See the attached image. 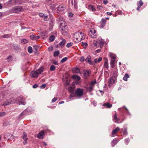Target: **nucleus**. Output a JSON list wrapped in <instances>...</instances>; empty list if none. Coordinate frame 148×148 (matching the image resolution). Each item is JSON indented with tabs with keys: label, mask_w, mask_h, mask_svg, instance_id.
<instances>
[{
	"label": "nucleus",
	"mask_w": 148,
	"mask_h": 148,
	"mask_svg": "<svg viewBox=\"0 0 148 148\" xmlns=\"http://www.w3.org/2000/svg\"><path fill=\"white\" fill-rule=\"evenodd\" d=\"M105 42V40L102 39L94 40L93 41V44L91 45V48L92 49H95L97 48L99 46L100 48L101 49L103 47Z\"/></svg>",
	"instance_id": "obj_1"
},
{
	"label": "nucleus",
	"mask_w": 148,
	"mask_h": 148,
	"mask_svg": "<svg viewBox=\"0 0 148 148\" xmlns=\"http://www.w3.org/2000/svg\"><path fill=\"white\" fill-rule=\"evenodd\" d=\"M73 38L75 42H78L84 39L85 36L82 32H78L74 33Z\"/></svg>",
	"instance_id": "obj_2"
},
{
	"label": "nucleus",
	"mask_w": 148,
	"mask_h": 148,
	"mask_svg": "<svg viewBox=\"0 0 148 148\" xmlns=\"http://www.w3.org/2000/svg\"><path fill=\"white\" fill-rule=\"evenodd\" d=\"M43 68L40 67L36 71H32L30 73V75L31 77L37 78L39 74H40L43 72Z\"/></svg>",
	"instance_id": "obj_3"
},
{
	"label": "nucleus",
	"mask_w": 148,
	"mask_h": 148,
	"mask_svg": "<svg viewBox=\"0 0 148 148\" xmlns=\"http://www.w3.org/2000/svg\"><path fill=\"white\" fill-rule=\"evenodd\" d=\"M60 29L61 32L63 35H65L68 32V28L67 25L64 24V22L60 23Z\"/></svg>",
	"instance_id": "obj_4"
},
{
	"label": "nucleus",
	"mask_w": 148,
	"mask_h": 148,
	"mask_svg": "<svg viewBox=\"0 0 148 148\" xmlns=\"http://www.w3.org/2000/svg\"><path fill=\"white\" fill-rule=\"evenodd\" d=\"M83 92H84L82 89L78 88L75 90L74 95L76 97L79 98L82 96Z\"/></svg>",
	"instance_id": "obj_5"
},
{
	"label": "nucleus",
	"mask_w": 148,
	"mask_h": 148,
	"mask_svg": "<svg viewBox=\"0 0 148 148\" xmlns=\"http://www.w3.org/2000/svg\"><path fill=\"white\" fill-rule=\"evenodd\" d=\"M16 101L19 105H25L26 103L25 99L22 96H19L17 97L16 99Z\"/></svg>",
	"instance_id": "obj_6"
},
{
	"label": "nucleus",
	"mask_w": 148,
	"mask_h": 148,
	"mask_svg": "<svg viewBox=\"0 0 148 148\" xmlns=\"http://www.w3.org/2000/svg\"><path fill=\"white\" fill-rule=\"evenodd\" d=\"M96 31L94 29L92 28L90 30L89 35L91 38H95L97 37V35L96 34Z\"/></svg>",
	"instance_id": "obj_7"
},
{
	"label": "nucleus",
	"mask_w": 148,
	"mask_h": 148,
	"mask_svg": "<svg viewBox=\"0 0 148 148\" xmlns=\"http://www.w3.org/2000/svg\"><path fill=\"white\" fill-rule=\"evenodd\" d=\"M4 138L8 140H11L13 138V136L10 134L7 133L4 135Z\"/></svg>",
	"instance_id": "obj_8"
},
{
	"label": "nucleus",
	"mask_w": 148,
	"mask_h": 148,
	"mask_svg": "<svg viewBox=\"0 0 148 148\" xmlns=\"http://www.w3.org/2000/svg\"><path fill=\"white\" fill-rule=\"evenodd\" d=\"M23 10V8L19 6H16L13 8L12 10L15 13H16L19 12H21Z\"/></svg>",
	"instance_id": "obj_9"
},
{
	"label": "nucleus",
	"mask_w": 148,
	"mask_h": 148,
	"mask_svg": "<svg viewBox=\"0 0 148 148\" xmlns=\"http://www.w3.org/2000/svg\"><path fill=\"white\" fill-rule=\"evenodd\" d=\"M45 135V134L44 131L42 130L38 134L37 137L40 139H42L43 138V136Z\"/></svg>",
	"instance_id": "obj_10"
},
{
	"label": "nucleus",
	"mask_w": 148,
	"mask_h": 148,
	"mask_svg": "<svg viewBox=\"0 0 148 148\" xmlns=\"http://www.w3.org/2000/svg\"><path fill=\"white\" fill-rule=\"evenodd\" d=\"M113 75L112 78V83H114L116 80V78L117 76V73L116 71L113 73Z\"/></svg>",
	"instance_id": "obj_11"
},
{
	"label": "nucleus",
	"mask_w": 148,
	"mask_h": 148,
	"mask_svg": "<svg viewBox=\"0 0 148 148\" xmlns=\"http://www.w3.org/2000/svg\"><path fill=\"white\" fill-rule=\"evenodd\" d=\"M85 61L86 62L90 64V65H94L95 64H94L91 60V57L88 56L87 58L85 59Z\"/></svg>",
	"instance_id": "obj_12"
},
{
	"label": "nucleus",
	"mask_w": 148,
	"mask_h": 148,
	"mask_svg": "<svg viewBox=\"0 0 148 148\" xmlns=\"http://www.w3.org/2000/svg\"><path fill=\"white\" fill-rule=\"evenodd\" d=\"M116 58V56L112 53V68H113L114 66V63Z\"/></svg>",
	"instance_id": "obj_13"
},
{
	"label": "nucleus",
	"mask_w": 148,
	"mask_h": 148,
	"mask_svg": "<svg viewBox=\"0 0 148 148\" xmlns=\"http://www.w3.org/2000/svg\"><path fill=\"white\" fill-rule=\"evenodd\" d=\"M71 1L72 5H73L74 4V8L75 9L77 8V2L76 0H69V3H70Z\"/></svg>",
	"instance_id": "obj_14"
},
{
	"label": "nucleus",
	"mask_w": 148,
	"mask_h": 148,
	"mask_svg": "<svg viewBox=\"0 0 148 148\" xmlns=\"http://www.w3.org/2000/svg\"><path fill=\"white\" fill-rule=\"evenodd\" d=\"M120 130V128L119 127H117L115 129L113 130L112 132V136H114L116 134L118 131Z\"/></svg>",
	"instance_id": "obj_15"
},
{
	"label": "nucleus",
	"mask_w": 148,
	"mask_h": 148,
	"mask_svg": "<svg viewBox=\"0 0 148 148\" xmlns=\"http://www.w3.org/2000/svg\"><path fill=\"white\" fill-rule=\"evenodd\" d=\"M91 73V71L90 70H87L85 71L84 73V77L85 78H87Z\"/></svg>",
	"instance_id": "obj_16"
},
{
	"label": "nucleus",
	"mask_w": 148,
	"mask_h": 148,
	"mask_svg": "<svg viewBox=\"0 0 148 148\" xmlns=\"http://www.w3.org/2000/svg\"><path fill=\"white\" fill-rule=\"evenodd\" d=\"M13 102L12 101V99H10L6 101L3 103L2 105L3 106H7L8 105L10 104Z\"/></svg>",
	"instance_id": "obj_17"
},
{
	"label": "nucleus",
	"mask_w": 148,
	"mask_h": 148,
	"mask_svg": "<svg viewBox=\"0 0 148 148\" xmlns=\"http://www.w3.org/2000/svg\"><path fill=\"white\" fill-rule=\"evenodd\" d=\"M100 22L101 27L102 28H103L105 26L106 24V19L104 18H102Z\"/></svg>",
	"instance_id": "obj_18"
},
{
	"label": "nucleus",
	"mask_w": 148,
	"mask_h": 148,
	"mask_svg": "<svg viewBox=\"0 0 148 148\" xmlns=\"http://www.w3.org/2000/svg\"><path fill=\"white\" fill-rule=\"evenodd\" d=\"M30 39L32 40H36L40 38L39 36H36V35H32L30 36Z\"/></svg>",
	"instance_id": "obj_19"
},
{
	"label": "nucleus",
	"mask_w": 148,
	"mask_h": 148,
	"mask_svg": "<svg viewBox=\"0 0 148 148\" xmlns=\"http://www.w3.org/2000/svg\"><path fill=\"white\" fill-rule=\"evenodd\" d=\"M72 78L78 81H80L81 78L78 75H74L72 76Z\"/></svg>",
	"instance_id": "obj_20"
},
{
	"label": "nucleus",
	"mask_w": 148,
	"mask_h": 148,
	"mask_svg": "<svg viewBox=\"0 0 148 148\" xmlns=\"http://www.w3.org/2000/svg\"><path fill=\"white\" fill-rule=\"evenodd\" d=\"M113 121L115 122H117L119 123H120L119 122V119L118 118H117L116 114H115L114 115L113 117Z\"/></svg>",
	"instance_id": "obj_21"
},
{
	"label": "nucleus",
	"mask_w": 148,
	"mask_h": 148,
	"mask_svg": "<svg viewBox=\"0 0 148 148\" xmlns=\"http://www.w3.org/2000/svg\"><path fill=\"white\" fill-rule=\"evenodd\" d=\"M104 60H105V63L104 64V66L106 68H108V59L107 58H104Z\"/></svg>",
	"instance_id": "obj_22"
},
{
	"label": "nucleus",
	"mask_w": 148,
	"mask_h": 148,
	"mask_svg": "<svg viewBox=\"0 0 148 148\" xmlns=\"http://www.w3.org/2000/svg\"><path fill=\"white\" fill-rule=\"evenodd\" d=\"M57 9L60 11H63L65 9V7L62 5H60L58 8Z\"/></svg>",
	"instance_id": "obj_23"
},
{
	"label": "nucleus",
	"mask_w": 148,
	"mask_h": 148,
	"mask_svg": "<svg viewBox=\"0 0 148 148\" xmlns=\"http://www.w3.org/2000/svg\"><path fill=\"white\" fill-rule=\"evenodd\" d=\"M102 106H104L105 108H110L111 107V105L108 102L103 104L102 105Z\"/></svg>",
	"instance_id": "obj_24"
},
{
	"label": "nucleus",
	"mask_w": 148,
	"mask_h": 148,
	"mask_svg": "<svg viewBox=\"0 0 148 148\" xmlns=\"http://www.w3.org/2000/svg\"><path fill=\"white\" fill-rule=\"evenodd\" d=\"M62 41L59 43V45L61 47H63L65 44L66 40L64 39H62Z\"/></svg>",
	"instance_id": "obj_25"
},
{
	"label": "nucleus",
	"mask_w": 148,
	"mask_h": 148,
	"mask_svg": "<svg viewBox=\"0 0 148 148\" xmlns=\"http://www.w3.org/2000/svg\"><path fill=\"white\" fill-rule=\"evenodd\" d=\"M73 71L75 72V73H79L80 72V70L79 69L77 68H76L73 69Z\"/></svg>",
	"instance_id": "obj_26"
},
{
	"label": "nucleus",
	"mask_w": 148,
	"mask_h": 148,
	"mask_svg": "<svg viewBox=\"0 0 148 148\" xmlns=\"http://www.w3.org/2000/svg\"><path fill=\"white\" fill-rule=\"evenodd\" d=\"M102 60V58L101 57H100L98 59H95L94 60V61L95 63H97L100 62Z\"/></svg>",
	"instance_id": "obj_27"
},
{
	"label": "nucleus",
	"mask_w": 148,
	"mask_h": 148,
	"mask_svg": "<svg viewBox=\"0 0 148 148\" xmlns=\"http://www.w3.org/2000/svg\"><path fill=\"white\" fill-rule=\"evenodd\" d=\"M22 138L23 139H27L28 138H27V134L25 132H24L23 133Z\"/></svg>",
	"instance_id": "obj_28"
},
{
	"label": "nucleus",
	"mask_w": 148,
	"mask_h": 148,
	"mask_svg": "<svg viewBox=\"0 0 148 148\" xmlns=\"http://www.w3.org/2000/svg\"><path fill=\"white\" fill-rule=\"evenodd\" d=\"M143 4V3L142 1V0H140L138 3L137 4V5L138 6H139L140 7H141Z\"/></svg>",
	"instance_id": "obj_29"
},
{
	"label": "nucleus",
	"mask_w": 148,
	"mask_h": 148,
	"mask_svg": "<svg viewBox=\"0 0 148 148\" xmlns=\"http://www.w3.org/2000/svg\"><path fill=\"white\" fill-rule=\"evenodd\" d=\"M129 75L127 74H125V75L124 76L123 78V79L125 81H127V79L129 77Z\"/></svg>",
	"instance_id": "obj_30"
},
{
	"label": "nucleus",
	"mask_w": 148,
	"mask_h": 148,
	"mask_svg": "<svg viewBox=\"0 0 148 148\" xmlns=\"http://www.w3.org/2000/svg\"><path fill=\"white\" fill-rule=\"evenodd\" d=\"M11 36V34H5L3 35L2 36V37L4 38H7L10 37Z\"/></svg>",
	"instance_id": "obj_31"
},
{
	"label": "nucleus",
	"mask_w": 148,
	"mask_h": 148,
	"mask_svg": "<svg viewBox=\"0 0 148 148\" xmlns=\"http://www.w3.org/2000/svg\"><path fill=\"white\" fill-rule=\"evenodd\" d=\"M28 42V41L26 39H22L21 40V43L23 44L27 43Z\"/></svg>",
	"instance_id": "obj_32"
},
{
	"label": "nucleus",
	"mask_w": 148,
	"mask_h": 148,
	"mask_svg": "<svg viewBox=\"0 0 148 148\" xmlns=\"http://www.w3.org/2000/svg\"><path fill=\"white\" fill-rule=\"evenodd\" d=\"M56 69V66H55L52 65L50 67V70L51 71H54Z\"/></svg>",
	"instance_id": "obj_33"
},
{
	"label": "nucleus",
	"mask_w": 148,
	"mask_h": 148,
	"mask_svg": "<svg viewBox=\"0 0 148 148\" xmlns=\"http://www.w3.org/2000/svg\"><path fill=\"white\" fill-rule=\"evenodd\" d=\"M82 45L83 46L84 48H86V47L88 45V44L86 42H82Z\"/></svg>",
	"instance_id": "obj_34"
},
{
	"label": "nucleus",
	"mask_w": 148,
	"mask_h": 148,
	"mask_svg": "<svg viewBox=\"0 0 148 148\" xmlns=\"http://www.w3.org/2000/svg\"><path fill=\"white\" fill-rule=\"evenodd\" d=\"M28 52L30 53H31L32 52V49L31 47L29 46L28 47Z\"/></svg>",
	"instance_id": "obj_35"
},
{
	"label": "nucleus",
	"mask_w": 148,
	"mask_h": 148,
	"mask_svg": "<svg viewBox=\"0 0 148 148\" xmlns=\"http://www.w3.org/2000/svg\"><path fill=\"white\" fill-rule=\"evenodd\" d=\"M89 9L91 10L92 11H95L96 10L95 8L92 5H89Z\"/></svg>",
	"instance_id": "obj_36"
},
{
	"label": "nucleus",
	"mask_w": 148,
	"mask_h": 148,
	"mask_svg": "<svg viewBox=\"0 0 148 148\" xmlns=\"http://www.w3.org/2000/svg\"><path fill=\"white\" fill-rule=\"evenodd\" d=\"M54 36L53 35H52L49 37V40L51 42H52L54 40Z\"/></svg>",
	"instance_id": "obj_37"
},
{
	"label": "nucleus",
	"mask_w": 148,
	"mask_h": 148,
	"mask_svg": "<svg viewBox=\"0 0 148 148\" xmlns=\"http://www.w3.org/2000/svg\"><path fill=\"white\" fill-rule=\"evenodd\" d=\"M74 88L71 87H69L68 88V90L69 92H73Z\"/></svg>",
	"instance_id": "obj_38"
},
{
	"label": "nucleus",
	"mask_w": 148,
	"mask_h": 148,
	"mask_svg": "<svg viewBox=\"0 0 148 148\" xmlns=\"http://www.w3.org/2000/svg\"><path fill=\"white\" fill-rule=\"evenodd\" d=\"M67 58L66 57H65L64 58H63L60 61V62L62 63H63L65 61H66L67 60Z\"/></svg>",
	"instance_id": "obj_39"
},
{
	"label": "nucleus",
	"mask_w": 148,
	"mask_h": 148,
	"mask_svg": "<svg viewBox=\"0 0 148 148\" xmlns=\"http://www.w3.org/2000/svg\"><path fill=\"white\" fill-rule=\"evenodd\" d=\"M60 52L59 51H55L53 53V56L55 57L58 56Z\"/></svg>",
	"instance_id": "obj_40"
},
{
	"label": "nucleus",
	"mask_w": 148,
	"mask_h": 148,
	"mask_svg": "<svg viewBox=\"0 0 148 148\" xmlns=\"http://www.w3.org/2000/svg\"><path fill=\"white\" fill-rule=\"evenodd\" d=\"M95 84H96V81L95 80L94 81H92L91 82L90 84V86L93 87Z\"/></svg>",
	"instance_id": "obj_41"
},
{
	"label": "nucleus",
	"mask_w": 148,
	"mask_h": 148,
	"mask_svg": "<svg viewBox=\"0 0 148 148\" xmlns=\"http://www.w3.org/2000/svg\"><path fill=\"white\" fill-rule=\"evenodd\" d=\"M12 59V56H9L7 58V60H8V62H10L11 61Z\"/></svg>",
	"instance_id": "obj_42"
},
{
	"label": "nucleus",
	"mask_w": 148,
	"mask_h": 148,
	"mask_svg": "<svg viewBox=\"0 0 148 148\" xmlns=\"http://www.w3.org/2000/svg\"><path fill=\"white\" fill-rule=\"evenodd\" d=\"M118 142L117 139H115L113 140L112 142V144L114 145L117 144Z\"/></svg>",
	"instance_id": "obj_43"
},
{
	"label": "nucleus",
	"mask_w": 148,
	"mask_h": 148,
	"mask_svg": "<svg viewBox=\"0 0 148 148\" xmlns=\"http://www.w3.org/2000/svg\"><path fill=\"white\" fill-rule=\"evenodd\" d=\"M73 44V43L72 42H70L68 43L66 45V47H69L72 46Z\"/></svg>",
	"instance_id": "obj_44"
},
{
	"label": "nucleus",
	"mask_w": 148,
	"mask_h": 148,
	"mask_svg": "<svg viewBox=\"0 0 148 148\" xmlns=\"http://www.w3.org/2000/svg\"><path fill=\"white\" fill-rule=\"evenodd\" d=\"M6 114V113L4 112H0V117L3 116L5 115Z\"/></svg>",
	"instance_id": "obj_45"
},
{
	"label": "nucleus",
	"mask_w": 148,
	"mask_h": 148,
	"mask_svg": "<svg viewBox=\"0 0 148 148\" xmlns=\"http://www.w3.org/2000/svg\"><path fill=\"white\" fill-rule=\"evenodd\" d=\"M92 86H90L87 88V90L90 92L92 90Z\"/></svg>",
	"instance_id": "obj_46"
},
{
	"label": "nucleus",
	"mask_w": 148,
	"mask_h": 148,
	"mask_svg": "<svg viewBox=\"0 0 148 148\" xmlns=\"http://www.w3.org/2000/svg\"><path fill=\"white\" fill-rule=\"evenodd\" d=\"M97 8L100 10H102L103 8V7L101 5H98L97 6Z\"/></svg>",
	"instance_id": "obj_47"
},
{
	"label": "nucleus",
	"mask_w": 148,
	"mask_h": 148,
	"mask_svg": "<svg viewBox=\"0 0 148 148\" xmlns=\"http://www.w3.org/2000/svg\"><path fill=\"white\" fill-rule=\"evenodd\" d=\"M85 60V58L83 56H82L81 57L80 59V61L81 62H84Z\"/></svg>",
	"instance_id": "obj_48"
},
{
	"label": "nucleus",
	"mask_w": 148,
	"mask_h": 148,
	"mask_svg": "<svg viewBox=\"0 0 148 148\" xmlns=\"http://www.w3.org/2000/svg\"><path fill=\"white\" fill-rule=\"evenodd\" d=\"M57 100V98L56 97H54L53 99L52 100L51 102L53 103L56 101V100Z\"/></svg>",
	"instance_id": "obj_49"
},
{
	"label": "nucleus",
	"mask_w": 148,
	"mask_h": 148,
	"mask_svg": "<svg viewBox=\"0 0 148 148\" xmlns=\"http://www.w3.org/2000/svg\"><path fill=\"white\" fill-rule=\"evenodd\" d=\"M46 86V85L45 84H42L40 86L41 88H44Z\"/></svg>",
	"instance_id": "obj_50"
},
{
	"label": "nucleus",
	"mask_w": 148,
	"mask_h": 148,
	"mask_svg": "<svg viewBox=\"0 0 148 148\" xmlns=\"http://www.w3.org/2000/svg\"><path fill=\"white\" fill-rule=\"evenodd\" d=\"M53 63L56 65H57L58 64V62L56 60H53Z\"/></svg>",
	"instance_id": "obj_51"
},
{
	"label": "nucleus",
	"mask_w": 148,
	"mask_h": 148,
	"mask_svg": "<svg viewBox=\"0 0 148 148\" xmlns=\"http://www.w3.org/2000/svg\"><path fill=\"white\" fill-rule=\"evenodd\" d=\"M48 50L49 51H52L53 49V47H49L48 48Z\"/></svg>",
	"instance_id": "obj_52"
},
{
	"label": "nucleus",
	"mask_w": 148,
	"mask_h": 148,
	"mask_svg": "<svg viewBox=\"0 0 148 148\" xmlns=\"http://www.w3.org/2000/svg\"><path fill=\"white\" fill-rule=\"evenodd\" d=\"M38 84H35L33 86V87L34 88H37L38 87Z\"/></svg>",
	"instance_id": "obj_53"
},
{
	"label": "nucleus",
	"mask_w": 148,
	"mask_h": 148,
	"mask_svg": "<svg viewBox=\"0 0 148 148\" xmlns=\"http://www.w3.org/2000/svg\"><path fill=\"white\" fill-rule=\"evenodd\" d=\"M129 142V140L127 138L125 140V143L126 144H127L128 142Z\"/></svg>",
	"instance_id": "obj_54"
},
{
	"label": "nucleus",
	"mask_w": 148,
	"mask_h": 148,
	"mask_svg": "<svg viewBox=\"0 0 148 148\" xmlns=\"http://www.w3.org/2000/svg\"><path fill=\"white\" fill-rule=\"evenodd\" d=\"M127 134V130L125 129L124 130V131H123V134L125 135H126Z\"/></svg>",
	"instance_id": "obj_55"
},
{
	"label": "nucleus",
	"mask_w": 148,
	"mask_h": 148,
	"mask_svg": "<svg viewBox=\"0 0 148 148\" xmlns=\"http://www.w3.org/2000/svg\"><path fill=\"white\" fill-rule=\"evenodd\" d=\"M45 14L43 13H40L39 14V16L41 17H43L44 16H45Z\"/></svg>",
	"instance_id": "obj_56"
},
{
	"label": "nucleus",
	"mask_w": 148,
	"mask_h": 148,
	"mask_svg": "<svg viewBox=\"0 0 148 148\" xmlns=\"http://www.w3.org/2000/svg\"><path fill=\"white\" fill-rule=\"evenodd\" d=\"M43 17L44 18V20L45 21H47V15H45V16H44Z\"/></svg>",
	"instance_id": "obj_57"
},
{
	"label": "nucleus",
	"mask_w": 148,
	"mask_h": 148,
	"mask_svg": "<svg viewBox=\"0 0 148 148\" xmlns=\"http://www.w3.org/2000/svg\"><path fill=\"white\" fill-rule=\"evenodd\" d=\"M24 140L23 141V143L24 145L26 144L27 143V139H24Z\"/></svg>",
	"instance_id": "obj_58"
},
{
	"label": "nucleus",
	"mask_w": 148,
	"mask_h": 148,
	"mask_svg": "<svg viewBox=\"0 0 148 148\" xmlns=\"http://www.w3.org/2000/svg\"><path fill=\"white\" fill-rule=\"evenodd\" d=\"M109 86H110V85L111 84V78L110 77L109 78Z\"/></svg>",
	"instance_id": "obj_59"
},
{
	"label": "nucleus",
	"mask_w": 148,
	"mask_h": 148,
	"mask_svg": "<svg viewBox=\"0 0 148 148\" xmlns=\"http://www.w3.org/2000/svg\"><path fill=\"white\" fill-rule=\"evenodd\" d=\"M17 46H18L17 45L14 46V49L16 50H18V49Z\"/></svg>",
	"instance_id": "obj_60"
},
{
	"label": "nucleus",
	"mask_w": 148,
	"mask_h": 148,
	"mask_svg": "<svg viewBox=\"0 0 148 148\" xmlns=\"http://www.w3.org/2000/svg\"><path fill=\"white\" fill-rule=\"evenodd\" d=\"M108 1L106 0H104L103 3L105 4H106L108 3Z\"/></svg>",
	"instance_id": "obj_61"
},
{
	"label": "nucleus",
	"mask_w": 148,
	"mask_h": 148,
	"mask_svg": "<svg viewBox=\"0 0 148 148\" xmlns=\"http://www.w3.org/2000/svg\"><path fill=\"white\" fill-rule=\"evenodd\" d=\"M80 82L79 81H78L77 80L75 81V84H79L80 83Z\"/></svg>",
	"instance_id": "obj_62"
},
{
	"label": "nucleus",
	"mask_w": 148,
	"mask_h": 148,
	"mask_svg": "<svg viewBox=\"0 0 148 148\" xmlns=\"http://www.w3.org/2000/svg\"><path fill=\"white\" fill-rule=\"evenodd\" d=\"M112 6H113V7H114V8H115V11H116V10H117V8H116V5H112Z\"/></svg>",
	"instance_id": "obj_63"
},
{
	"label": "nucleus",
	"mask_w": 148,
	"mask_h": 148,
	"mask_svg": "<svg viewBox=\"0 0 148 148\" xmlns=\"http://www.w3.org/2000/svg\"><path fill=\"white\" fill-rule=\"evenodd\" d=\"M12 1V0H9V1L7 3L8 5H9L10 4V2H11Z\"/></svg>",
	"instance_id": "obj_64"
}]
</instances>
